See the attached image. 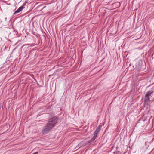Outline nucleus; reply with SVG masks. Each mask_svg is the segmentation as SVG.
<instances>
[{
    "label": "nucleus",
    "instance_id": "nucleus-1",
    "mask_svg": "<svg viewBox=\"0 0 154 154\" xmlns=\"http://www.w3.org/2000/svg\"><path fill=\"white\" fill-rule=\"evenodd\" d=\"M58 120V118L57 117H54L49 119L48 123L54 127L57 123Z\"/></svg>",
    "mask_w": 154,
    "mask_h": 154
},
{
    "label": "nucleus",
    "instance_id": "nucleus-2",
    "mask_svg": "<svg viewBox=\"0 0 154 154\" xmlns=\"http://www.w3.org/2000/svg\"><path fill=\"white\" fill-rule=\"evenodd\" d=\"M53 127L51 125L48 123H47L46 125L45 126L43 129L42 132L43 133L46 134L48 133L51 131Z\"/></svg>",
    "mask_w": 154,
    "mask_h": 154
},
{
    "label": "nucleus",
    "instance_id": "nucleus-3",
    "mask_svg": "<svg viewBox=\"0 0 154 154\" xmlns=\"http://www.w3.org/2000/svg\"><path fill=\"white\" fill-rule=\"evenodd\" d=\"M153 93V92H148L146 94L145 97V101H148L149 100V96Z\"/></svg>",
    "mask_w": 154,
    "mask_h": 154
},
{
    "label": "nucleus",
    "instance_id": "nucleus-4",
    "mask_svg": "<svg viewBox=\"0 0 154 154\" xmlns=\"http://www.w3.org/2000/svg\"><path fill=\"white\" fill-rule=\"evenodd\" d=\"M24 8V7L23 6L20 7L14 13V14H16V13H18L21 11Z\"/></svg>",
    "mask_w": 154,
    "mask_h": 154
},
{
    "label": "nucleus",
    "instance_id": "nucleus-5",
    "mask_svg": "<svg viewBox=\"0 0 154 154\" xmlns=\"http://www.w3.org/2000/svg\"><path fill=\"white\" fill-rule=\"evenodd\" d=\"M101 129V128L100 126H98L95 132L98 134L100 130Z\"/></svg>",
    "mask_w": 154,
    "mask_h": 154
},
{
    "label": "nucleus",
    "instance_id": "nucleus-6",
    "mask_svg": "<svg viewBox=\"0 0 154 154\" xmlns=\"http://www.w3.org/2000/svg\"><path fill=\"white\" fill-rule=\"evenodd\" d=\"M96 137H95L94 136H93V137L91 139V140L90 141L88 142V143H90L91 142H93L94 141L95 139H96Z\"/></svg>",
    "mask_w": 154,
    "mask_h": 154
},
{
    "label": "nucleus",
    "instance_id": "nucleus-7",
    "mask_svg": "<svg viewBox=\"0 0 154 154\" xmlns=\"http://www.w3.org/2000/svg\"><path fill=\"white\" fill-rule=\"evenodd\" d=\"M27 3V2L26 1L24 3H23L22 5L21 6H23V7L24 8V6H25Z\"/></svg>",
    "mask_w": 154,
    "mask_h": 154
},
{
    "label": "nucleus",
    "instance_id": "nucleus-8",
    "mask_svg": "<svg viewBox=\"0 0 154 154\" xmlns=\"http://www.w3.org/2000/svg\"><path fill=\"white\" fill-rule=\"evenodd\" d=\"M97 134H98L97 133H96L94 132V136L95 137H97Z\"/></svg>",
    "mask_w": 154,
    "mask_h": 154
}]
</instances>
